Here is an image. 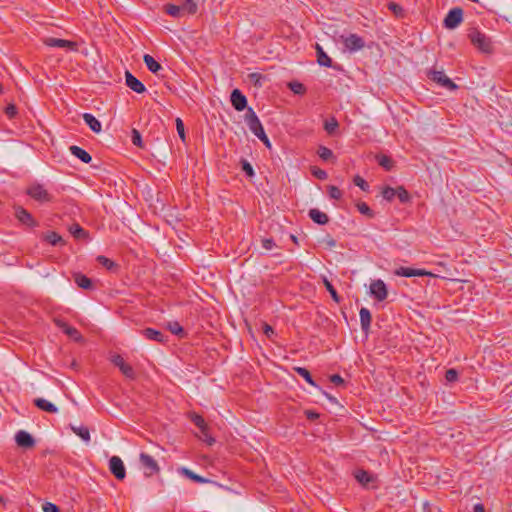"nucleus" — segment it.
<instances>
[{
    "label": "nucleus",
    "instance_id": "nucleus-25",
    "mask_svg": "<svg viewBox=\"0 0 512 512\" xmlns=\"http://www.w3.org/2000/svg\"><path fill=\"white\" fill-rule=\"evenodd\" d=\"M110 361L117 367H119L120 371L123 375L128 376V365L126 364L123 357L119 354H113L110 356Z\"/></svg>",
    "mask_w": 512,
    "mask_h": 512
},
{
    "label": "nucleus",
    "instance_id": "nucleus-16",
    "mask_svg": "<svg viewBox=\"0 0 512 512\" xmlns=\"http://www.w3.org/2000/svg\"><path fill=\"white\" fill-rule=\"evenodd\" d=\"M140 333L149 340H153L159 343H163L166 341V336L159 330L153 328H145L140 331Z\"/></svg>",
    "mask_w": 512,
    "mask_h": 512
},
{
    "label": "nucleus",
    "instance_id": "nucleus-24",
    "mask_svg": "<svg viewBox=\"0 0 512 512\" xmlns=\"http://www.w3.org/2000/svg\"><path fill=\"white\" fill-rule=\"evenodd\" d=\"M69 232L73 235V237L77 240L79 239H88L89 234L86 230H84L79 224L74 223L69 227Z\"/></svg>",
    "mask_w": 512,
    "mask_h": 512
},
{
    "label": "nucleus",
    "instance_id": "nucleus-10",
    "mask_svg": "<svg viewBox=\"0 0 512 512\" xmlns=\"http://www.w3.org/2000/svg\"><path fill=\"white\" fill-rule=\"evenodd\" d=\"M15 217L19 222L29 227H35L38 225L32 214L21 206L15 207Z\"/></svg>",
    "mask_w": 512,
    "mask_h": 512
},
{
    "label": "nucleus",
    "instance_id": "nucleus-40",
    "mask_svg": "<svg viewBox=\"0 0 512 512\" xmlns=\"http://www.w3.org/2000/svg\"><path fill=\"white\" fill-rule=\"evenodd\" d=\"M356 206H357L358 211H359L361 214H363V215L367 216L368 218H374L375 213H374V211H373V210H372V209L367 205V203H365V202H359V203H357V205H356Z\"/></svg>",
    "mask_w": 512,
    "mask_h": 512
},
{
    "label": "nucleus",
    "instance_id": "nucleus-32",
    "mask_svg": "<svg viewBox=\"0 0 512 512\" xmlns=\"http://www.w3.org/2000/svg\"><path fill=\"white\" fill-rule=\"evenodd\" d=\"M130 90L136 93H143L146 91L145 85L135 76L130 73Z\"/></svg>",
    "mask_w": 512,
    "mask_h": 512
},
{
    "label": "nucleus",
    "instance_id": "nucleus-56",
    "mask_svg": "<svg viewBox=\"0 0 512 512\" xmlns=\"http://www.w3.org/2000/svg\"><path fill=\"white\" fill-rule=\"evenodd\" d=\"M43 511L44 512H60V509L57 505L50 503V502H46L43 505Z\"/></svg>",
    "mask_w": 512,
    "mask_h": 512
},
{
    "label": "nucleus",
    "instance_id": "nucleus-7",
    "mask_svg": "<svg viewBox=\"0 0 512 512\" xmlns=\"http://www.w3.org/2000/svg\"><path fill=\"white\" fill-rule=\"evenodd\" d=\"M109 469L114 477L123 480L126 477V469L123 461L118 456H112L109 460Z\"/></svg>",
    "mask_w": 512,
    "mask_h": 512
},
{
    "label": "nucleus",
    "instance_id": "nucleus-59",
    "mask_svg": "<svg viewBox=\"0 0 512 512\" xmlns=\"http://www.w3.org/2000/svg\"><path fill=\"white\" fill-rule=\"evenodd\" d=\"M322 242H323L324 244H326V246H327L328 248H330V249H331V248H334V247L336 246V240H335L332 236H330V235H327V236L322 240Z\"/></svg>",
    "mask_w": 512,
    "mask_h": 512
},
{
    "label": "nucleus",
    "instance_id": "nucleus-47",
    "mask_svg": "<svg viewBox=\"0 0 512 512\" xmlns=\"http://www.w3.org/2000/svg\"><path fill=\"white\" fill-rule=\"evenodd\" d=\"M248 78L257 87H261L262 86V81L265 79V77L262 74L258 73V72L250 73L248 75Z\"/></svg>",
    "mask_w": 512,
    "mask_h": 512
},
{
    "label": "nucleus",
    "instance_id": "nucleus-49",
    "mask_svg": "<svg viewBox=\"0 0 512 512\" xmlns=\"http://www.w3.org/2000/svg\"><path fill=\"white\" fill-rule=\"evenodd\" d=\"M353 183L358 186L362 191L367 192L369 190V184L359 175L353 178Z\"/></svg>",
    "mask_w": 512,
    "mask_h": 512
},
{
    "label": "nucleus",
    "instance_id": "nucleus-4",
    "mask_svg": "<svg viewBox=\"0 0 512 512\" xmlns=\"http://www.w3.org/2000/svg\"><path fill=\"white\" fill-rule=\"evenodd\" d=\"M427 76L432 81L450 91H454L458 88V86L449 77H447L443 71L430 70L427 72Z\"/></svg>",
    "mask_w": 512,
    "mask_h": 512
},
{
    "label": "nucleus",
    "instance_id": "nucleus-44",
    "mask_svg": "<svg viewBox=\"0 0 512 512\" xmlns=\"http://www.w3.org/2000/svg\"><path fill=\"white\" fill-rule=\"evenodd\" d=\"M97 261L102 266H104L107 270H110V271H113L117 267V264L115 262H113L109 258L102 256V255L97 257Z\"/></svg>",
    "mask_w": 512,
    "mask_h": 512
},
{
    "label": "nucleus",
    "instance_id": "nucleus-35",
    "mask_svg": "<svg viewBox=\"0 0 512 512\" xmlns=\"http://www.w3.org/2000/svg\"><path fill=\"white\" fill-rule=\"evenodd\" d=\"M317 154L324 161H329L332 159L335 160L333 151L326 146H320L317 150Z\"/></svg>",
    "mask_w": 512,
    "mask_h": 512
},
{
    "label": "nucleus",
    "instance_id": "nucleus-46",
    "mask_svg": "<svg viewBox=\"0 0 512 512\" xmlns=\"http://www.w3.org/2000/svg\"><path fill=\"white\" fill-rule=\"evenodd\" d=\"M65 334L68 335L71 339H73L76 342H82L83 336L81 333L74 327L71 326V328H67L65 330Z\"/></svg>",
    "mask_w": 512,
    "mask_h": 512
},
{
    "label": "nucleus",
    "instance_id": "nucleus-54",
    "mask_svg": "<svg viewBox=\"0 0 512 512\" xmlns=\"http://www.w3.org/2000/svg\"><path fill=\"white\" fill-rule=\"evenodd\" d=\"M458 371L454 368L448 369L445 373V379L448 382H455L458 379Z\"/></svg>",
    "mask_w": 512,
    "mask_h": 512
},
{
    "label": "nucleus",
    "instance_id": "nucleus-28",
    "mask_svg": "<svg viewBox=\"0 0 512 512\" xmlns=\"http://www.w3.org/2000/svg\"><path fill=\"white\" fill-rule=\"evenodd\" d=\"M74 280H75V283L80 288H83V289H90V288H92V281H91V279L88 278L87 276L81 274V273L75 274Z\"/></svg>",
    "mask_w": 512,
    "mask_h": 512
},
{
    "label": "nucleus",
    "instance_id": "nucleus-19",
    "mask_svg": "<svg viewBox=\"0 0 512 512\" xmlns=\"http://www.w3.org/2000/svg\"><path fill=\"white\" fill-rule=\"evenodd\" d=\"M309 217L319 225H326L329 222L328 215L316 208L309 210Z\"/></svg>",
    "mask_w": 512,
    "mask_h": 512
},
{
    "label": "nucleus",
    "instance_id": "nucleus-51",
    "mask_svg": "<svg viewBox=\"0 0 512 512\" xmlns=\"http://www.w3.org/2000/svg\"><path fill=\"white\" fill-rule=\"evenodd\" d=\"M241 166H242V170L245 172V174L248 177L251 178L255 175L252 165L246 159L241 160Z\"/></svg>",
    "mask_w": 512,
    "mask_h": 512
},
{
    "label": "nucleus",
    "instance_id": "nucleus-26",
    "mask_svg": "<svg viewBox=\"0 0 512 512\" xmlns=\"http://www.w3.org/2000/svg\"><path fill=\"white\" fill-rule=\"evenodd\" d=\"M144 63L146 64L148 70L152 73H157L162 69L160 63H158L151 55L145 54L143 56Z\"/></svg>",
    "mask_w": 512,
    "mask_h": 512
},
{
    "label": "nucleus",
    "instance_id": "nucleus-23",
    "mask_svg": "<svg viewBox=\"0 0 512 512\" xmlns=\"http://www.w3.org/2000/svg\"><path fill=\"white\" fill-rule=\"evenodd\" d=\"M43 240H45L52 246H57V245L62 246L65 244L64 239L55 231H50V232H47L46 234H44Z\"/></svg>",
    "mask_w": 512,
    "mask_h": 512
},
{
    "label": "nucleus",
    "instance_id": "nucleus-43",
    "mask_svg": "<svg viewBox=\"0 0 512 512\" xmlns=\"http://www.w3.org/2000/svg\"><path fill=\"white\" fill-rule=\"evenodd\" d=\"M165 11L170 16L179 17L183 10H182V6L181 5L179 6V5H175V4H167L165 6Z\"/></svg>",
    "mask_w": 512,
    "mask_h": 512
},
{
    "label": "nucleus",
    "instance_id": "nucleus-31",
    "mask_svg": "<svg viewBox=\"0 0 512 512\" xmlns=\"http://www.w3.org/2000/svg\"><path fill=\"white\" fill-rule=\"evenodd\" d=\"M294 371L298 375L303 377L308 384H310L311 386H314V387H318L317 384L315 383V381L313 380L308 369H306L305 367H294Z\"/></svg>",
    "mask_w": 512,
    "mask_h": 512
},
{
    "label": "nucleus",
    "instance_id": "nucleus-5",
    "mask_svg": "<svg viewBox=\"0 0 512 512\" xmlns=\"http://www.w3.org/2000/svg\"><path fill=\"white\" fill-rule=\"evenodd\" d=\"M463 21V10L460 7L452 8L446 15L443 25L447 29H455Z\"/></svg>",
    "mask_w": 512,
    "mask_h": 512
},
{
    "label": "nucleus",
    "instance_id": "nucleus-33",
    "mask_svg": "<svg viewBox=\"0 0 512 512\" xmlns=\"http://www.w3.org/2000/svg\"><path fill=\"white\" fill-rule=\"evenodd\" d=\"M71 429L83 441H85V442H89L90 441V432H89L88 427H86V426H79V427L72 426Z\"/></svg>",
    "mask_w": 512,
    "mask_h": 512
},
{
    "label": "nucleus",
    "instance_id": "nucleus-42",
    "mask_svg": "<svg viewBox=\"0 0 512 512\" xmlns=\"http://www.w3.org/2000/svg\"><path fill=\"white\" fill-rule=\"evenodd\" d=\"M396 193V188H392L390 186H385L381 192L382 197L388 202H391L396 197Z\"/></svg>",
    "mask_w": 512,
    "mask_h": 512
},
{
    "label": "nucleus",
    "instance_id": "nucleus-41",
    "mask_svg": "<svg viewBox=\"0 0 512 512\" xmlns=\"http://www.w3.org/2000/svg\"><path fill=\"white\" fill-rule=\"evenodd\" d=\"M290 90L297 95H302L306 92V87L298 81H292L288 84Z\"/></svg>",
    "mask_w": 512,
    "mask_h": 512
},
{
    "label": "nucleus",
    "instance_id": "nucleus-22",
    "mask_svg": "<svg viewBox=\"0 0 512 512\" xmlns=\"http://www.w3.org/2000/svg\"><path fill=\"white\" fill-rule=\"evenodd\" d=\"M317 63L320 66L332 67V59L325 53L323 48L316 44Z\"/></svg>",
    "mask_w": 512,
    "mask_h": 512
},
{
    "label": "nucleus",
    "instance_id": "nucleus-9",
    "mask_svg": "<svg viewBox=\"0 0 512 512\" xmlns=\"http://www.w3.org/2000/svg\"><path fill=\"white\" fill-rule=\"evenodd\" d=\"M43 42L48 47L67 48L72 51L77 50V47H78L77 43L74 41L53 38V37L46 38V39H44Z\"/></svg>",
    "mask_w": 512,
    "mask_h": 512
},
{
    "label": "nucleus",
    "instance_id": "nucleus-63",
    "mask_svg": "<svg viewBox=\"0 0 512 512\" xmlns=\"http://www.w3.org/2000/svg\"><path fill=\"white\" fill-rule=\"evenodd\" d=\"M257 138H260L263 134H265L263 126H259L257 129H255L254 132H252Z\"/></svg>",
    "mask_w": 512,
    "mask_h": 512
},
{
    "label": "nucleus",
    "instance_id": "nucleus-3",
    "mask_svg": "<svg viewBox=\"0 0 512 512\" xmlns=\"http://www.w3.org/2000/svg\"><path fill=\"white\" fill-rule=\"evenodd\" d=\"M340 40H341L342 44L344 45V47L349 52L359 51L362 48H364V46H365L364 39L361 36L354 34V33H351L347 36L341 35Z\"/></svg>",
    "mask_w": 512,
    "mask_h": 512
},
{
    "label": "nucleus",
    "instance_id": "nucleus-14",
    "mask_svg": "<svg viewBox=\"0 0 512 512\" xmlns=\"http://www.w3.org/2000/svg\"><path fill=\"white\" fill-rule=\"evenodd\" d=\"M244 118H245V122L251 132H254L255 129H257L259 126L262 125L258 116L256 115L255 111L251 107L247 108Z\"/></svg>",
    "mask_w": 512,
    "mask_h": 512
},
{
    "label": "nucleus",
    "instance_id": "nucleus-20",
    "mask_svg": "<svg viewBox=\"0 0 512 512\" xmlns=\"http://www.w3.org/2000/svg\"><path fill=\"white\" fill-rule=\"evenodd\" d=\"M71 154L81 160L83 163H90L92 161L91 155L79 146H70Z\"/></svg>",
    "mask_w": 512,
    "mask_h": 512
},
{
    "label": "nucleus",
    "instance_id": "nucleus-1",
    "mask_svg": "<svg viewBox=\"0 0 512 512\" xmlns=\"http://www.w3.org/2000/svg\"><path fill=\"white\" fill-rule=\"evenodd\" d=\"M468 37L471 43L480 51L484 53H490L492 51V41L485 33H482L478 29H472Z\"/></svg>",
    "mask_w": 512,
    "mask_h": 512
},
{
    "label": "nucleus",
    "instance_id": "nucleus-61",
    "mask_svg": "<svg viewBox=\"0 0 512 512\" xmlns=\"http://www.w3.org/2000/svg\"><path fill=\"white\" fill-rule=\"evenodd\" d=\"M305 415H306L308 420H312V421H314V420L319 418V414L317 412H315V411H312V410H307L305 412Z\"/></svg>",
    "mask_w": 512,
    "mask_h": 512
},
{
    "label": "nucleus",
    "instance_id": "nucleus-52",
    "mask_svg": "<svg viewBox=\"0 0 512 512\" xmlns=\"http://www.w3.org/2000/svg\"><path fill=\"white\" fill-rule=\"evenodd\" d=\"M311 173L314 177H316L319 180H325L328 177V174L325 170L320 169L318 167H312Z\"/></svg>",
    "mask_w": 512,
    "mask_h": 512
},
{
    "label": "nucleus",
    "instance_id": "nucleus-27",
    "mask_svg": "<svg viewBox=\"0 0 512 512\" xmlns=\"http://www.w3.org/2000/svg\"><path fill=\"white\" fill-rule=\"evenodd\" d=\"M180 472L181 474L185 475L187 478L191 479L192 481L196 482V483H207L209 482L208 479L194 473L193 471H191L190 469L188 468H181L180 469Z\"/></svg>",
    "mask_w": 512,
    "mask_h": 512
},
{
    "label": "nucleus",
    "instance_id": "nucleus-34",
    "mask_svg": "<svg viewBox=\"0 0 512 512\" xmlns=\"http://www.w3.org/2000/svg\"><path fill=\"white\" fill-rule=\"evenodd\" d=\"M182 10L187 14L194 15L197 12L198 5L196 0H185L182 3Z\"/></svg>",
    "mask_w": 512,
    "mask_h": 512
},
{
    "label": "nucleus",
    "instance_id": "nucleus-6",
    "mask_svg": "<svg viewBox=\"0 0 512 512\" xmlns=\"http://www.w3.org/2000/svg\"><path fill=\"white\" fill-rule=\"evenodd\" d=\"M370 294L377 301L382 302L387 298L388 290L383 280L377 279L370 283Z\"/></svg>",
    "mask_w": 512,
    "mask_h": 512
},
{
    "label": "nucleus",
    "instance_id": "nucleus-11",
    "mask_svg": "<svg viewBox=\"0 0 512 512\" xmlns=\"http://www.w3.org/2000/svg\"><path fill=\"white\" fill-rule=\"evenodd\" d=\"M230 101L236 111H243L247 107V98L239 89L231 92Z\"/></svg>",
    "mask_w": 512,
    "mask_h": 512
},
{
    "label": "nucleus",
    "instance_id": "nucleus-29",
    "mask_svg": "<svg viewBox=\"0 0 512 512\" xmlns=\"http://www.w3.org/2000/svg\"><path fill=\"white\" fill-rule=\"evenodd\" d=\"M355 478L363 486H367L373 480V477L363 469H359L355 472Z\"/></svg>",
    "mask_w": 512,
    "mask_h": 512
},
{
    "label": "nucleus",
    "instance_id": "nucleus-55",
    "mask_svg": "<svg viewBox=\"0 0 512 512\" xmlns=\"http://www.w3.org/2000/svg\"><path fill=\"white\" fill-rule=\"evenodd\" d=\"M261 243H262V247L265 250H271L276 246V244L272 238H264L261 240Z\"/></svg>",
    "mask_w": 512,
    "mask_h": 512
},
{
    "label": "nucleus",
    "instance_id": "nucleus-57",
    "mask_svg": "<svg viewBox=\"0 0 512 512\" xmlns=\"http://www.w3.org/2000/svg\"><path fill=\"white\" fill-rule=\"evenodd\" d=\"M54 322H55V325L60 328L62 330L63 333H65V330H67V328H71V326L65 322L64 320L62 319H54Z\"/></svg>",
    "mask_w": 512,
    "mask_h": 512
},
{
    "label": "nucleus",
    "instance_id": "nucleus-64",
    "mask_svg": "<svg viewBox=\"0 0 512 512\" xmlns=\"http://www.w3.org/2000/svg\"><path fill=\"white\" fill-rule=\"evenodd\" d=\"M266 147L270 148L271 147V143H270V140L268 138V136L265 134H263L260 138H259Z\"/></svg>",
    "mask_w": 512,
    "mask_h": 512
},
{
    "label": "nucleus",
    "instance_id": "nucleus-21",
    "mask_svg": "<svg viewBox=\"0 0 512 512\" xmlns=\"http://www.w3.org/2000/svg\"><path fill=\"white\" fill-rule=\"evenodd\" d=\"M33 403L37 408L48 413H56L58 411L57 407L53 403L44 398H36Z\"/></svg>",
    "mask_w": 512,
    "mask_h": 512
},
{
    "label": "nucleus",
    "instance_id": "nucleus-30",
    "mask_svg": "<svg viewBox=\"0 0 512 512\" xmlns=\"http://www.w3.org/2000/svg\"><path fill=\"white\" fill-rule=\"evenodd\" d=\"M377 163L383 167L386 171H391L393 168V160L384 154L376 155Z\"/></svg>",
    "mask_w": 512,
    "mask_h": 512
},
{
    "label": "nucleus",
    "instance_id": "nucleus-39",
    "mask_svg": "<svg viewBox=\"0 0 512 512\" xmlns=\"http://www.w3.org/2000/svg\"><path fill=\"white\" fill-rule=\"evenodd\" d=\"M338 127V121L334 117H332L330 120H326L324 123V129L330 135L334 134Z\"/></svg>",
    "mask_w": 512,
    "mask_h": 512
},
{
    "label": "nucleus",
    "instance_id": "nucleus-8",
    "mask_svg": "<svg viewBox=\"0 0 512 512\" xmlns=\"http://www.w3.org/2000/svg\"><path fill=\"white\" fill-rule=\"evenodd\" d=\"M394 274L400 277H421V276H433V274L425 269H415L410 267H399L394 271Z\"/></svg>",
    "mask_w": 512,
    "mask_h": 512
},
{
    "label": "nucleus",
    "instance_id": "nucleus-12",
    "mask_svg": "<svg viewBox=\"0 0 512 512\" xmlns=\"http://www.w3.org/2000/svg\"><path fill=\"white\" fill-rule=\"evenodd\" d=\"M140 463L142 467L145 469V473L147 475H152L159 471V466L154 458L148 454L141 453L140 454Z\"/></svg>",
    "mask_w": 512,
    "mask_h": 512
},
{
    "label": "nucleus",
    "instance_id": "nucleus-45",
    "mask_svg": "<svg viewBox=\"0 0 512 512\" xmlns=\"http://www.w3.org/2000/svg\"><path fill=\"white\" fill-rule=\"evenodd\" d=\"M387 7L396 17H403L404 9L402 8L401 5L395 2H389L387 4Z\"/></svg>",
    "mask_w": 512,
    "mask_h": 512
},
{
    "label": "nucleus",
    "instance_id": "nucleus-50",
    "mask_svg": "<svg viewBox=\"0 0 512 512\" xmlns=\"http://www.w3.org/2000/svg\"><path fill=\"white\" fill-rule=\"evenodd\" d=\"M328 194L330 198L335 200H339L342 197V191L334 185L328 186Z\"/></svg>",
    "mask_w": 512,
    "mask_h": 512
},
{
    "label": "nucleus",
    "instance_id": "nucleus-37",
    "mask_svg": "<svg viewBox=\"0 0 512 512\" xmlns=\"http://www.w3.org/2000/svg\"><path fill=\"white\" fill-rule=\"evenodd\" d=\"M396 190V197L399 199L401 203L405 204L411 201V196L404 186H398Z\"/></svg>",
    "mask_w": 512,
    "mask_h": 512
},
{
    "label": "nucleus",
    "instance_id": "nucleus-36",
    "mask_svg": "<svg viewBox=\"0 0 512 512\" xmlns=\"http://www.w3.org/2000/svg\"><path fill=\"white\" fill-rule=\"evenodd\" d=\"M323 284H324L325 288L327 289V291L330 293L332 299L336 303H340V301H341L340 296L338 295V293H337L336 289L334 288V286L332 285V283L326 277L323 278Z\"/></svg>",
    "mask_w": 512,
    "mask_h": 512
},
{
    "label": "nucleus",
    "instance_id": "nucleus-58",
    "mask_svg": "<svg viewBox=\"0 0 512 512\" xmlns=\"http://www.w3.org/2000/svg\"><path fill=\"white\" fill-rule=\"evenodd\" d=\"M5 113L6 115L9 117V118H13L15 117V115L17 114V108L14 104H9L6 108H5Z\"/></svg>",
    "mask_w": 512,
    "mask_h": 512
},
{
    "label": "nucleus",
    "instance_id": "nucleus-62",
    "mask_svg": "<svg viewBox=\"0 0 512 512\" xmlns=\"http://www.w3.org/2000/svg\"><path fill=\"white\" fill-rule=\"evenodd\" d=\"M264 333L268 338H271L275 332H274V329L270 325L265 324L264 325Z\"/></svg>",
    "mask_w": 512,
    "mask_h": 512
},
{
    "label": "nucleus",
    "instance_id": "nucleus-60",
    "mask_svg": "<svg viewBox=\"0 0 512 512\" xmlns=\"http://www.w3.org/2000/svg\"><path fill=\"white\" fill-rule=\"evenodd\" d=\"M330 381L335 385L344 384L343 378L339 374H334L330 376Z\"/></svg>",
    "mask_w": 512,
    "mask_h": 512
},
{
    "label": "nucleus",
    "instance_id": "nucleus-15",
    "mask_svg": "<svg viewBox=\"0 0 512 512\" xmlns=\"http://www.w3.org/2000/svg\"><path fill=\"white\" fill-rule=\"evenodd\" d=\"M191 421L201 430L203 435L206 437L205 440L209 445L213 444L215 440L212 437H208L207 435V424L202 416L198 414H192Z\"/></svg>",
    "mask_w": 512,
    "mask_h": 512
},
{
    "label": "nucleus",
    "instance_id": "nucleus-53",
    "mask_svg": "<svg viewBox=\"0 0 512 512\" xmlns=\"http://www.w3.org/2000/svg\"><path fill=\"white\" fill-rule=\"evenodd\" d=\"M168 327L174 335H182L184 333L183 327L178 322H170Z\"/></svg>",
    "mask_w": 512,
    "mask_h": 512
},
{
    "label": "nucleus",
    "instance_id": "nucleus-13",
    "mask_svg": "<svg viewBox=\"0 0 512 512\" xmlns=\"http://www.w3.org/2000/svg\"><path fill=\"white\" fill-rule=\"evenodd\" d=\"M15 441L19 447L32 448L35 445V440L32 435L24 430L16 433Z\"/></svg>",
    "mask_w": 512,
    "mask_h": 512
},
{
    "label": "nucleus",
    "instance_id": "nucleus-48",
    "mask_svg": "<svg viewBox=\"0 0 512 512\" xmlns=\"http://www.w3.org/2000/svg\"><path fill=\"white\" fill-rule=\"evenodd\" d=\"M175 123H176V130H177V133H178L180 139L183 142H185V140H186L185 127H184V123H183L182 119L179 117L176 118Z\"/></svg>",
    "mask_w": 512,
    "mask_h": 512
},
{
    "label": "nucleus",
    "instance_id": "nucleus-38",
    "mask_svg": "<svg viewBox=\"0 0 512 512\" xmlns=\"http://www.w3.org/2000/svg\"><path fill=\"white\" fill-rule=\"evenodd\" d=\"M130 134L132 143L140 149H145V144L143 143L140 132L137 129H132Z\"/></svg>",
    "mask_w": 512,
    "mask_h": 512
},
{
    "label": "nucleus",
    "instance_id": "nucleus-2",
    "mask_svg": "<svg viewBox=\"0 0 512 512\" xmlns=\"http://www.w3.org/2000/svg\"><path fill=\"white\" fill-rule=\"evenodd\" d=\"M26 193L39 203H48L53 200V196L41 184H32L27 188Z\"/></svg>",
    "mask_w": 512,
    "mask_h": 512
},
{
    "label": "nucleus",
    "instance_id": "nucleus-18",
    "mask_svg": "<svg viewBox=\"0 0 512 512\" xmlns=\"http://www.w3.org/2000/svg\"><path fill=\"white\" fill-rule=\"evenodd\" d=\"M84 122L89 126V128L94 133H100L102 130V125L100 121L92 114L90 113H84L82 115Z\"/></svg>",
    "mask_w": 512,
    "mask_h": 512
},
{
    "label": "nucleus",
    "instance_id": "nucleus-17",
    "mask_svg": "<svg viewBox=\"0 0 512 512\" xmlns=\"http://www.w3.org/2000/svg\"><path fill=\"white\" fill-rule=\"evenodd\" d=\"M360 324L362 331L367 335L370 330L372 316L369 309L362 307L359 311Z\"/></svg>",
    "mask_w": 512,
    "mask_h": 512
}]
</instances>
